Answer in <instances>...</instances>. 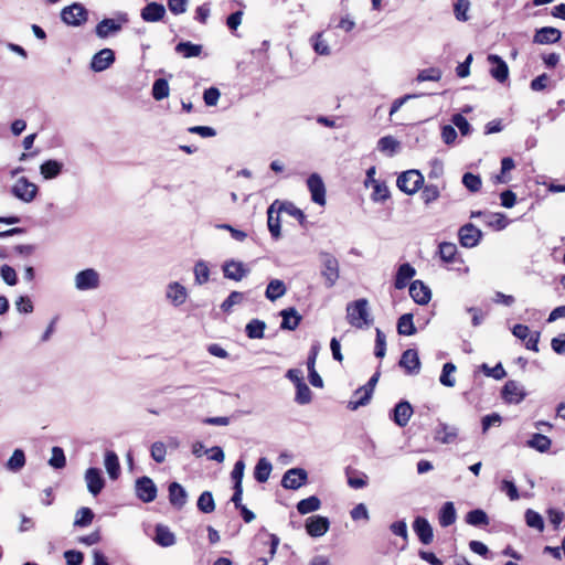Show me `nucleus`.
Listing matches in <instances>:
<instances>
[{"label":"nucleus","instance_id":"obj_1","mask_svg":"<svg viewBox=\"0 0 565 565\" xmlns=\"http://www.w3.org/2000/svg\"><path fill=\"white\" fill-rule=\"evenodd\" d=\"M348 322L358 329H363L372 324L373 319L369 310L366 299H359L348 303L347 306Z\"/></svg>","mask_w":565,"mask_h":565},{"label":"nucleus","instance_id":"obj_2","mask_svg":"<svg viewBox=\"0 0 565 565\" xmlns=\"http://www.w3.org/2000/svg\"><path fill=\"white\" fill-rule=\"evenodd\" d=\"M129 21L128 14L118 12L115 18L103 19L97 23L95 33L99 39H107L121 31L122 26Z\"/></svg>","mask_w":565,"mask_h":565},{"label":"nucleus","instance_id":"obj_3","mask_svg":"<svg viewBox=\"0 0 565 565\" xmlns=\"http://www.w3.org/2000/svg\"><path fill=\"white\" fill-rule=\"evenodd\" d=\"M319 260L321 263V276L324 278V285L331 288L340 276L339 262L332 254L327 252L319 254Z\"/></svg>","mask_w":565,"mask_h":565},{"label":"nucleus","instance_id":"obj_4","mask_svg":"<svg viewBox=\"0 0 565 565\" xmlns=\"http://www.w3.org/2000/svg\"><path fill=\"white\" fill-rule=\"evenodd\" d=\"M396 184L402 192L413 195L423 188L424 177L418 170H407L398 175Z\"/></svg>","mask_w":565,"mask_h":565},{"label":"nucleus","instance_id":"obj_5","mask_svg":"<svg viewBox=\"0 0 565 565\" xmlns=\"http://www.w3.org/2000/svg\"><path fill=\"white\" fill-rule=\"evenodd\" d=\"M62 21L71 26H79L88 20V11L78 2L67 6L61 11Z\"/></svg>","mask_w":565,"mask_h":565},{"label":"nucleus","instance_id":"obj_6","mask_svg":"<svg viewBox=\"0 0 565 565\" xmlns=\"http://www.w3.org/2000/svg\"><path fill=\"white\" fill-rule=\"evenodd\" d=\"M38 185L25 177L19 178L11 188V193L24 203H31L38 195Z\"/></svg>","mask_w":565,"mask_h":565},{"label":"nucleus","instance_id":"obj_7","mask_svg":"<svg viewBox=\"0 0 565 565\" xmlns=\"http://www.w3.org/2000/svg\"><path fill=\"white\" fill-rule=\"evenodd\" d=\"M77 290L85 291L96 289L100 285V276L97 270L87 268L78 271L74 278Z\"/></svg>","mask_w":565,"mask_h":565},{"label":"nucleus","instance_id":"obj_8","mask_svg":"<svg viewBox=\"0 0 565 565\" xmlns=\"http://www.w3.org/2000/svg\"><path fill=\"white\" fill-rule=\"evenodd\" d=\"M307 186L311 195V201L320 206H324L326 200V185L323 180L318 173H312L307 180Z\"/></svg>","mask_w":565,"mask_h":565},{"label":"nucleus","instance_id":"obj_9","mask_svg":"<svg viewBox=\"0 0 565 565\" xmlns=\"http://www.w3.org/2000/svg\"><path fill=\"white\" fill-rule=\"evenodd\" d=\"M282 213V202L275 200L267 210V225L271 236L276 239L280 237V217Z\"/></svg>","mask_w":565,"mask_h":565},{"label":"nucleus","instance_id":"obj_10","mask_svg":"<svg viewBox=\"0 0 565 565\" xmlns=\"http://www.w3.org/2000/svg\"><path fill=\"white\" fill-rule=\"evenodd\" d=\"M525 396L524 387L516 381H508L502 388V398L509 404H520Z\"/></svg>","mask_w":565,"mask_h":565},{"label":"nucleus","instance_id":"obj_11","mask_svg":"<svg viewBox=\"0 0 565 565\" xmlns=\"http://www.w3.org/2000/svg\"><path fill=\"white\" fill-rule=\"evenodd\" d=\"M458 236L459 242L463 247L471 248L478 245L482 233L473 224L468 223L460 227Z\"/></svg>","mask_w":565,"mask_h":565},{"label":"nucleus","instance_id":"obj_12","mask_svg":"<svg viewBox=\"0 0 565 565\" xmlns=\"http://www.w3.org/2000/svg\"><path fill=\"white\" fill-rule=\"evenodd\" d=\"M330 527L328 518L322 515H312L306 520V531L312 537L324 535Z\"/></svg>","mask_w":565,"mask_h":565},{"label":"nucleus","instance_id":"obj_13","mask_svg":"<svg viewBox=\"0 0 565 565\" xmlns=\"http://www.w3.org/2000/svg\"><path fill=\"white\" fill-rule=\"evenodd\" d=\"M512 333L514 337H516L520 340H526L525 347L529 350H532L534 352L539 351V340H540V333L534 332L531 333L527 326L524 324H515L512 329Z\"/></svg>","mask_w":565,"mask_h":565},{"label":"nucleus","instance_id":"obj_14","mask_svg":"<svg viewBox=\"0 0 565 565\" xmlns=\"http://www.w3.org/2000/svg\"><path fill=\"white\" fill-rule=\"evenodd\" d=\"M137 497L143 502H152L157 497V487L148 477H142L136 481Z\"/></svg>","mask_w":565,"mask_h":565},{"label":"nucleus","instance_id":"obj_15","mask_svg":"<svg viewBox=\"0 0 565 565\" xmlns=\"http://www.w3.org/2000/svg\"><path fill=\"white\" fill-rule=\"evenodd\" d=\"M85 481L90 494L97 495L105 487V480L97 468H88L85 472Z\"/></svg>","mask_w":565,"mask_h":565},{"label":"nucleus","instance_id":"obj_16","mask_svg":"<svg viewBox=\"0 0 565 565\" xmlns=\"http://www.w3.org/2000/svg\"><path fill=\"white\" fill-rule=\"evenodd\" d=\"M488 62L491 64V76L499 83L505 82L509 76L508 64L499 55L495 54H490L488 56Z\"/></svg>","mask_w":565,"mask_h":565},{"label":"nucleus","instance_id":"obj_17","mask_svg":"<svg viewBox=\"0 0 565 565\" xmlns=\"http://www.w3.org/2000/svg\"><path fill=\"white\" fill-rule=\"evenodd\" d=\"M114 62V51L110 49H103L93 56L90 67L95 72H103L107 70Z\"/></svg>","mask_w":565,"mask_h":565},{"label":"nucleus","instance_id":"obj_18","mask_svg":"<svg viewBox=\"0 0 565 565\" xmlns=\"http://www.w3.org/2000/svg\"><path fill=\"white\" fill-rule=\"evenodd\" d=\"M166 297L173 306L179 307L186 301L188 290L183 285L173 281L167 286Z\"/></svg>","mask_w":565,"mask_h":565},{"label":"nucleus","instance_id":"obj_19","mask_svg":"<svg viewBox=\"0 0 565 565\" xmlns=\"http://www.w3.org/2000/svg\"><path fill=\"white\" fill-rule=\"evenodd\" d=\"M413 529H414V532L416 533V535L418 536L419 541L423 544L427 545L433 542L434 532H433V527L429 524V522L427 521V519H425L423 516H417L414 520Z\"/></svg>","mask_w":565,"mask_h":565},{"label":"nucleus","instance_id":"obj_20","mask_svg":"<svg viewBox=\"0 0 565 565\" xmlns=\"http://www.w3.org/2000/svg\"><path fill=\"white\" fill-rule=\"evenodd\" d=\"M409 295L418 305H426L431 298L430 289L422 280H415L411 284Z\"/></svg>","mask_w":565,"mask_h":565},{"label":"nucleus","instance_id":"obj_21","mask_svg":"<svg viewBox=\"0 0 565 565\" xmlns=\"http://www.w3.org/2000/svg\"><path fill=\"white\" fill-rule=\"evenodd\" d=\"M308 475L305 469L294 468L285 472V488L297 490L307 481Z\"/></svg>","mask_w":565,"mask_h":565},{"label":"nucleus","instance_id":"obj_22","mask_svg":"<svg viewBox=\"0 0 565 565\" xmlns=\"http://www.w3.org/2000/svg\"><path fill=\"white\" fill-rule=\"evenodd\" d=\"M562 32L553 26H544L539 29L533 38V42L537 44H552L559 41Z\"/></svg>","mask_w":565,"mask_h":565},{"label":"nucleus","instance_id":"obj_23","mask_svg":"<svg viewBox=\"0 0 565 565\" xmlns=\"http://www.w3.org/2000/svg\"><path fill=\"white\" fill-rule=\"evenodd\" d=\"M399 365L409 374H417L420 370V361L416 350L407 349L402 354Z\"/></svg>","mask_w":565,"mask_h":565},{"label":"nucleus","instance_id":"obj_24","mask_svg":"<svg viewBox=\"0 0 565 565\" xmlns=\"http://www.w3.org/2000/svg\"><path fill=\"white\" fill-rule=\"evenodd\" d=\"M459 429L456 426L440 423L435 430V439L441 444H452L457 440Z\"/></svg>","mask_w":565,"mask_h":565},{"label":"nucleus","instance_id":"obj_25","mask_svg":"<svg viewBox=\"0 0 565 565\" xmlns=\"http://www.w3.org/2000/svg\"><path fill=\"white\" fill-rule=\"evenodd\" d=\"M224 276L228 279L239 281L248 273V269L241 262L228 260L223 265Z\"/></svg>","mask_w":565,"mask_h":565},{"label":"nucleus","instance_id":"obj_26","mask_svg":"<svg viewBox=\"0 0 565 565\" xmlns=\"http://www.w3.org/2000/svg\"><path fill=\"white\" fill-rule=\"evenodd\" d=\"M166 8L158 2H150L141 10V18L146 22H157L163 19Z\"/></svg>","mask_w":565,"mask_h":565},{"label":"nucleus","instance_id":"obj_27","mask_svg":"<svg viewBox=\"0 0 565 565\" xmlns=\"http://www.w3.org/2000/svg\"><path fill=\"white\" fill-rule=\"evenodd\" d=\"M413 408L408 402H399L393 411V420L399 426L404 427L411 419Z\"/></svg>","mask_w":565,"mask_h":565},{"label":"nucleus","instance_id":"obj_28","mask_svg":"<svg viewBox=\"0 0 565 565\" xmlns=\"http://www.w3.org/2000/svg\"><path fill=\"white\" fill-rule=\"evenodd\" d=\"M169 500L173 507L178 509L183 508L188 500L185 489L180 483L172 482L169 486Z\"/></svg>","mask_w":565,"mask_h":565},{"label":"nucleus","instance_id":"obj_29","mask_svg":"<svg viewBox=\"0 0 565 565\" xmlns=\"http://www.w3.org/2000/svg\"><path fill=\"white\" fill-rule=\"evenodd\" d=\"M415 268L411 266L408 263L401 265L395 276V288L404 289L407 286L408 281L415 276Z\"/></svg>","mask_w":565,"mask_h":565},{"label":"nucleus","instance_id":"obj_30","mask_svg":"<svg viewBox=\"0 0 565 565\" xmlns=\"http://www.w3.org/2000/svg\"><path fill=\"white\" fill-rule=\"evenodd\" d=\"M457 520L456 509L452 502L448 501L443 504L438 513V521L443 527L450 526Z\"/></svg>","mask_w":565,"mask_h":565},{"label":"nucleus","instance_id":"obj_31","mask_svg":"<svg viewBox=\"0 0 565 565\" xmlns=\"http://www.w3.org/2000/svg\"><path fill=\"white\" fill-rule=\"evenodd\" d=\"M104 465L109 478L111 480L118 479L120 476V463L118 456L114 451L107 450L105 452Z\"/></svg>","mask_w":565,"mask_h":565},{"label":"nucleus","instance_id":"obj_32","mask_svg":"<svg viewBox=\"0 0 565 565\" xmlns=\"http://www.w3.org/2000/svg\"><path fill=\"white\" fill-rule=\"evenodd\" d=\"M153 540L162 547H169L175 544V535L168 526L161 524L156 526V536Z\"/></svg>","mask_w":565,"mask_h":565},{"label":"nucleus","instance_id":"obj_33","mask_svg":"<svg viewBox=\"0 0 565 565\" xmlns=\"http://www.w3.org/2000/svg\"><path fill=\"white\" fill-rule=\"evenodd\" d=\"M63 164L56 160H47L40 167V172L45 180L56 178L62 171Z\"/></svg>","mask_w":565,"mask_h":565},{"label":"nucleus","instance_id":"obj_34","mask_svg":"<svg viewBox=\"0 0 565 565\" xmlns=\"http://www.w3.org/2000/svg\"><path fill=\"white\" fill-rule=\"evenodd\" d=\"M256 541L257 543L259 544H263V545H267L269 547V556L270 558L274 556V554L276 553V550L279 545V537L277 535H274V534H270L266 531H262L258 533L257 537H256Z\"/></svg>","mask_w":565,"mask_h":565},{"label":"nucleus","instance_id":"obj_35","mask_svg":"<svg viewBox=\"0 0 565 565\" xmlns=\"http://www.w3.org/2000/svg\"><path fill=\"white\" fill-rule=\"evenodd\" d=\"M321 507V501L318 497L311 495L309 498L302 499L297 504V510L300 514H308L319 510Z\"/></svg>","mask_w":565,"mask_h":565},{"label":"nucleus","instance_id":"obj_36","mask_svg":"<svg viewBox=\"0 0 565 565\" xmlns=\"http://www.w3.org/2000/svg\"><path fill=\"white\" fill-rule=\"evenodd\" d=\"M194 281L198 285H204L210 279V267L206 262L199 260L195 263L194 268Z\"/></svg>","mask_w":565,"mask_h":565},{"label":"nucleus","instance_id":"obj_37","mask_svg":"<svg viewBox=\"0 0 565 565\" xmlns=\"http://www.w3.org/2000/svg\"><path fill=\"white\" fill-rule=\"evenodd\" d=\"M397 331L403 335H413L416 333L412 313H405L399 317L397 321Z\"/></svg>","mask_w":565,"mask_h":565},{"label":"nucleus","instance_id":"obj_38","mask_svg":"<svg viewBox=\"0 0 565 565\" xmlns=\"http://www.w3.org/2000/svg\"><path fill=\"white\" fill-rule=\"evenodd\" d=\"M457 367L454 363L447 362L443 366V371L439 377V382L441 385L447 387H454L456 384V379L454 377V374L456 372Z\"/></svg>","mask_w":565,"mask_h":565},{"label":"nucleus","instance_id":"obj_39","mask_svg":"<svg viewBox=\"0 0 565 565\" xmlns=\"http://www.w3.org/2000/svg\"><path fill=\"white\" fill-rule=\"evenodd\" d=\"M25 465V455L22 449H15L6 463L8 470L12 472L20 471Z\"/></svg>","mask_w":565,"mask_h":565},{"label":"nucleus","instance_id":"obj_40","mask_svg":"<svg viewBox=\"0 0 565 565\" xmlns=\"http://www.w3.org/2000/svg\"><path fill=\"white\" fill-rule=\"evenodd\" d=\"M266 324L258 319L250 320L245 328L246 334L249 339H262L264 337Z\"/></svg>","mask_w":565,"mask_h":565},{"label":"nucleus","instance_id":"obj_41","mask_svg":"<svg viewBox=\"0 0 565 565\" xmlns=\"http://www.w3.org/2000/svg\"><path fill=\"white\" fill-rule=\"evenodd\" d=\"M399 148V142L392 136L382 137L377 142V149L387 156H393Z\"/></svg>","mask_w":565,"mask_h":565},{"label":"nucleus","instance_id":"obj_42","mask_svg":"<svg viewBox=\"0 0 565 565\" xmlns=\"http://www.w3.org/2000/svg\"><path fill=\"white\" fill-rule=\"evenodd\" d=\"M271 471V465L266 458H260L255 467L254 476L258 482L268 480Z\"/></svg>","mask_w":565,"mask_h":565},{"label":"nucleus","instance_id":"obj_43","mask_svg":"<svg viewBox=\"0 0 565 565\" xmlns=\"http://www.w3.org/2000/svg\"><path fill=\"white\" fill-rule=\"evenodd\" d=\"M170 94L169 83L164 78H158L152 85V97L156 100H162Z\"/></svg>","mask_w":565,"mask_h":565},{"label":"nucleus","instance_id":"obj_44","mask_svg":"<svg viewBox=\"0 0 565 565\" xmlns=\"http://www.w3.org/2000/svg\"><path fill=\"white\" fill-rule=\"evenodd\" d=\"M311 43L315 52L319 55L328 56L331 54V49L328 41L323 38V33H317L311 38Z\"/></svg>","mask_w":565,"mask_h":565},{"label":"nucleus","instance_id":"obj_45","mask_svg":"<svg viewBox=\"0 0 565 565\" xmlns=\"http://www.w3.org/2000/svg\"><path fill=\"white\" fill-rule=\"evenodd\" d=\"M175 51L182 54L183 57H195L202 52V46L191 42H181L175 46Z\"/></svg>","mask_w":565,"mask_h":565},{"label":"nucleus","instance_id":"obj_46","mask_svg":"<svg viewBox=\"0 0 565 565\" xmlns=\"http://www.w3.org/2000/svg\"><path fill=\"white\" fill-rule=\"evenodd\" d=\"M94 520V512L89 508H81L75 515L74 526L86 527L92 524Z\"/></svg>","mask_w":565,"mask_h":565},{"label":"nucleus","instance_id":"obj_47","mask_svg":"<svg viewBox=\"0 0 565 565\" xmlns=\"http://www.w3.org/2000/svg\"><path fill=\"white\" fill-rule=\"evenodd\" d=\"M466 521L468 524L473 525V526L489 524V518H488L487 513L480 509H476V510L468 512V514L466 516Z\"/></svg>","mask_w":565,"mask_h":565},{"label":"nucleus","instance_id":"obj_48","mask_svg":"<svg viewBox=\"0 0 565 565\" xmlns=\"http://www.w3.org/2000/svg\"><path fill=\"white\" fill-rule=\"evenodd\" d=\"M527 446L541 452L547 451L551 447V439L542 434H534L527 441Z\"/></svg>","mask_w":565,"mask_h":565},{"label":"nucleus","instance_id":"obj_49","mask_svg":"<svg viewBox=\"0 0 565 565\" xmlns=\"http://www.w3.org/2000/svg\"><path fill=\"white\" fill-rule=\"evenodd\" d=\"M370 188L373 189L371 199L374 202H384L390 198V190L385 182L377 181Z\"/></svg>","mask_w":565,"mask_h":565},{"label":"nucleus","instance_id":"obj_50","mask_svg":"<svg viewBox=\"0 0 565 565\" xmlns=\"http://www.w3.org/2000/svg\"><path fill=\"white\" fill-rule=\"evenodd\" d=\"M365 391L366 390L362 387L358 388L353 394V398L349 401L348 408L355 411L359 407L366 405L370 402L372 394H369V396L365 398Z\"/></svg>","mask_w":565,"mask_h":565},{"label":"nucleus","instance_id":"obj_51","mask_svg":"<svg viewBox=\"0 0 565 565\" xmlns=\"http://www.w3.org/2000/svg\"><path fill=\"white\" fill-rule=\"evenodd\" d=\"M198 509L203 513H211L215 509L213 495L210 491H204L198 499Z\"/></svg>","mask_w":565,"mask_h":565},{"label":"nucleus","instance_id":"obj_52","mask_svg":"<svg viewBox=\"0 0 565 565\" xmlns=\"http://www.w3.org/2000/svg\"><path fill=\"white\" fill-rule=\"evenodd\" d=\"M457 254V246L454 243L444 242L439 244L440 258L446 263H452Z\"/></svg>","mask_w":565,"mask_h":565},{"label":"nucleus","instance_id":"obj_53","mask_svg":"<svg viewBox=\"0 0 565 565\" xmlns=\"http://www.w3.org/2000/svg\"><path fill=\"white\" fill-rule=\"evenodd\" d=\"M245 299V294L241 291H232L230 296L222 302L221 308L224 312H231L235 305H241Z\"/></svg>","mask_w":565,"mask_h":565},{"label":"nucleus","instance_id":"obj_54","mask_svg":"<svg viewBox=\"0 0 565 565\" xmlns=\"http://www.w3.org/2000/svg\"><path fill=\"white\" fill-rule=\"evenodd\" d=\"M301 319V315L295 308L285 309V329L295 330Z\"/></svg>","mask_w":565,"mask_h":565},{"label":"nucleus","instance_id":"obj_55","mask_svg":"<svg viewBox=\"0 0 565 565\" xmlns=\"http://www.w3.org/2000/svg\"><path fill=\"white\" fill-rule=\"evenodd\" d=\"M470 9L469 0H457L454 6V13L458 21L466 22L469 20L468 11Z\"/></svg>","mask_w":565,"mask_h":565},{"label":"nucleus","instance_id":"obj_56","mask_svg":"<svg viewBox=\"0 0 565 565\" xmlns=\"http://www.w3.org/2000/svg\"><path fill=\"white\" fill-rule=\"evenodd\" d=\"M311 391L308 387V385L305 382L298 383V385L296 386L295 401L300 405H306L311 402Z\"/></svg>","mask_w":565,"mask_h":565},{"label":"nucleus","instance_id":"obj_57","mask_svg":"<svg viewBox=\"0 0 565 565\" xmlns=\"http://www.w3.org/2000/svg\"><path fill=\"white\" fill-rule=\"evenodd\" d=\"M440 196V191L435 184H427L423 188L420 198L426 205L435 202Z\"/></svg>","mask_w":565,"mask_h":565},{"label":"nucleus","instance_id":"obj_58","mask_svg":"<svg viewBox=\"0 0 565 565\" xmlns=\"http://www.w3.org/2000/svg\"><path fill=\"white\" fill-rule=\"evenodd\" d=\"M525 521L527 526L536 529L537 531L542 532L544 530V521L541 514L537 512L529 509L525 512Z\"/></svg>","mask_w":565,"mask_h":565},{"label":"nucleus","instance_id":"obj_59","mask_svg":"<svg viewBox=\"0 0 565 565\" xmlns=\"http://www.w3.org/2000/svg\"><path fill=\"white\" fill-rule=\"evenodd\" d=\"M367 479L364 472L354 471L348 475V484L353 489H362L367 484Z\"/></svg>","mask_w":565,"mask_h":565},{"label":"nucleus","instance_id":"obj_60","mask_svg":"<svg viewBox=\"0 0 565 565\" xmlns=\"http://www.w3.org/2000/svg\"><path fill=\"white\" fill-rule=\"evenodd\" d=\"M49 465L55 469H62L66 465V458L64 451L60 447L52 448V456L49 460Z\"/></svg>","mask_w":565,"mask_h":565},{"label":"nucleus","instance_id":"obj_61","mask_svg":"<svg viewBox=\"0 0 565 565\" xmlns=\"http://www.w3.org/2000/svg\"><path fill=\"white\" fill-rule=\"evenodd\" d=\"M441 71L437 67H430L423 70L418 73L416 79L417 82H426V81H433L438 82L441 78Z\"/></svg>","mask_w":565,"mask_h":565},{"label":"nucleus","instance_id":"obj_62","mask_svg":"<svg viewBox=\"0 0 565 565\" xmlns=\"http://www.w3.org/2000/svg\"><path fill=\"white\" fill-rule=\"evenodd\" d=\"M462 183L470 192H478L482 184L480 177L470 172L463 174Z\"/></svg>","mask_w":565,"mask_h":565},{"label":"nucleus","instance_id":"obj_63","mask_svg":"<svg viewBox=\"0 0 565 565\" xmlns=\"http://www.w3.org/2000/svg\"><path fill=\"white\" fill-rule=\"evenodd\" d=\"M151 457L156 462H163L167 456V447L161 441H156L151 445L150 448Z\"/></svg>","mask_w":565,"mask_h":565},{"label":"nucleus","instance_id":"obj_64","mask_svg":"<svg viewBox=\"0 0 565 565\" xmlns=\"http://www.w3.org/2000/svg\"><path fill=\"white\" fill-rule=\"evenodd\" d=\"M282 296V282L278 279L271 280L266 289V297L274 301Z\"/></svg>","mask_w":565,"mask_h":565}]
</instances>
